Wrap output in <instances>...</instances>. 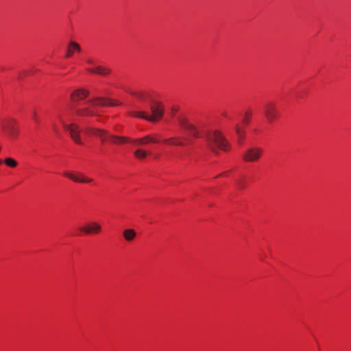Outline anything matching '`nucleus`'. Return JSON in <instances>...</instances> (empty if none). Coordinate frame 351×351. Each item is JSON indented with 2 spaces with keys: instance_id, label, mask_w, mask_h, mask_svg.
Here are the masks:
<instances>
[{
  "instance_id": "f257e3e1",
  "label": "nucleus",
  "mask_w": 351,
  "mask_h": 351,
  "mask_svg": "<svg viewBox=\"0 0 351 351\" xmlns=\"http://www.w3.org/2000/svg\"><path fill=\"white\" fill-rule=\"evenodd\" d=\"M84 132L88 135H93L99 138L101 142L109 140L112 144H121L131 142L132 141V139L128 137L109 134L107 130L94 127L86 128Z\"/></svg>"
},
{
  "instance_id": "f03ea898",
  "label": "nucleus",
  "mask_w": 351,
  "mask_h": 351,
  "mask_svg": "<svg viewBox=\"0 0 351 351\" xmlns=\"http://www.w3.org/2000/svg\"><path fill=\"white\" fill-rule=\"evenodd\" d=\"M206 141L208 147L215 153H217V148L226 151L229 147L226 139L218 130L209 132L206 136Z\"/></svg>"
},
{
  "instance_id": "7ed1b4c3",
  "label": "nucleus",
  "mask_w": 351,
  "mask_h": 351,
  "mask_svg": "<svg viewBox=\"0 0 351 351\" xmlns=\"http://www.w3.org/2000/svg\"><path fill=\"white\" fill-rule=\"evenodd\" d=\"M95 101V98L93 97L81 106H75L73 107L74 112L77 116L80 117H91L97 115L96 111L97 105H92Z\"/></svg>"
},
{
  "instance_id": "20e7f679",
  "label": "nucleus",
  "mask_w": 351,
  "mask_h": 351,
  "mask_svg": "<svg viewBox=\"0 0 351 351\" xmlns=\"http://www.w3.org/2000/svg\"><path fill=\"white\" fill-rule=\"evenodd\" d=\"M59 119L64 128L69 132L70 136L73 141L77 144L82 145L83 143L80 138V129L79 126L75 123H66L62 117Z\"/></svg>"
},
{
  "instance_id": "39448f33",
  "label": "nucleus",
  "mask_w": 351,
  "mask_h": 351,
  "mask_svg": "<svg viewBox=\"0 0 351 351\" xmlns=\"http://www.w3.org/2000/svg\"><path fill=\"white\" fill-rule=\"evenodd\" d=\"M152 115L147 114L145 120L155 122L160 120L164 114V108L162 104L158 101H152L150 105Z\"/></svg>"
},
{
  "instance_id": "423d86ee",
  "label": "nucleus",
  "mask_w": 351,
  "mask_h": 351,
  "mask_svg": "<svg viewBox=\"0 0 351 351\" xmlns=\"http://www.w3.org/2000/svg\"><path fill=\"white\" fill-rule=\"evenodd\" d=\"M178 121L180 127L188 132L190 134H191L194 137H198L199 136V131L197 128V127L189 122V121L183 116H180L178 117Z\"/></svg>"
},
{
  "instance_id": "0eeeda50",
  "label": "nucleus",
  "mask_w": 351,
  "mask_h": 351,
  "mask_svg": "<svg viewBox=\"0 0 351 351\" xmlns=\"http://www.w3.org/2000/svg\"><path fill=\"white\" fill-rule=\"evenodd\" d=\"M263 149L258 147H252L247 149L243 155V159L246 162H256L262 156Z\"/></svg>"
},
{
  "instance_id": "6e6552de",
  "label": "nucleus",
  "mask_w": 351,
  "mask_h": 351,
  "mask_svg": "<svg viewBox=\"0 0 351 351\" xmlns=\"http://www.w3.org/2000/svg\"><path fill=\"white\" fill-rule=\"evenodd\" d=\"M264 114L269 122H271L278 117L276 106L273 103H268L264 107Z\"/></svg>"
},
{
  "instance_id": "1a4fd4ad",
  "label": "nucleus",
  "mask_w": 351,
  "mask_h": 351,
  "mask_svg": "<svg viewBox=\"0 0 351 351\" xmlns=\"http://www.w3.org/2000/svg\"><path fill=\"white\" fill-rule=\"evenodd\" d=\"M89 95L88 90L84 88H79L71 94V100L74 104L86 99Z\"/></svg>"
},
{
  "instance_id": "9d476101",
  "label": "nucleus",
  "mask_w": 351,
  "mask_h": 351,
  "mask_svg": "<svg viewBox=\"0 0 351 351\" xmlns=\"http://www.w3.org/2000/svg\"><path fill=\"white\" fill-rule=\"evenodd\" d=\"M16 121L14 119H8L2 123V127L6 130L12 138H15L18 133V129L15 127Z\"/></svg>"
},
{
  "instance_id": "9b49d317",
  "label": "nucleus",
  "mask_w": 351,
  "mask_h": 351,
  "mask_svg": "<svg viewBox=\"0 0 351 351\" xmlns=\"http://www.w3.org/2000/svg\"><path fill=\"white\" fill-rule=\"evenodd\" d=\"M131 143L137 145H142L148 143H157L158 139L154 135H147L142 138L132 139Z\"/></svg>"
},
{
  "instance_id": "f8f14e48",
  "label": "nucleus",
  "mask_w": 351,
  "mask_h": 351,
  "mask_svg": "<svg viewBox=\"0 0 351 351\" xmlns=\"http://www.w3.org/2000/svg\"><path fill=\"white\" fill-rule=\"evenodd\" d=\"M80 230L88 234H98L101 230V226L97 222H91L86 226L81 227Z\"/></svg>"
},
{
  "instance_id": "ddd939ff",
  "label": "nucleus",
  "mask_w": 351,
  "mask_h": 351,
  "mask_svg": "<svg viewBox=\"0 0 351 351\" xmlns=\"http://www.w3.org/2000/svg\"><path fill=\"white\" fill-rule=\"evenodd\" d=\"M95 101L92 105H97V106H114L119 105L117 102L110 99L96 97Z\"/></svg>"
},
{
  "instance_id": "4468645a",
  "label": "nucleus",
  "mask_w": 351,
  "mask_h": 351,
  "mask_svg": "<svg viewBox=\"0 0 351 351\" xmlns=\"http://www.w3.org/2000/svg\"><path fill=\"white\" fill-rule=\"evenodd\" d=\"M90 73H97L101 75H106L110 73V69L104 66H98L95 69H88Z\"/></svg>"
},
{
  "instance_id": "2eb2a0df",
  "label": "nucleus",
  "mask_w": 351,
  "mask_h": 351,
  "mask_svg": "<svg viewBox=\"0 0 351 351\" xmlns=\"http://www.w3.org/2000/svg\"><path fill=\"white\" fill-rule=\"evenodd\" d=\"M123 235L124 239L127 241L130 242V241H133L134 239V238L136 237V232H135L134 230L129 228V229H125L123 232Z\"/></svg>"
},
{
  "instance_id": "dca6fc26",
  "label": "nucleus",
  "mask_w": 351,
  "mask_h": 351,
  "mask_svg": "<svg viewBox=\"0 0 351 351\" xmlns=\"http://www.w3.org/2000/svg\"><path fill=\"white\" fill-rule=\"evenodd\" d=\"M69 47L70 48L67 50V53L66 55V56L67 58H70L73 56V50H76L77 51H79V52L81 51V47H80V45L73 41H72L69 43Z\"/></svg>"
},
{
  "instance_id": "f3484780",
  "label": "nucleus",
  "mask_w": 351,
  "mask_h": 351,
  "mask_svg": "<svg viewBox=\"0 0 351 351\" xmlns=\"http://www.w3.org/2000/svg\"><path fill=\"white\" fill-rule=\"evenodd\" d=\"M165 143H169L173 145H184V142L180 137H171L169 138L165 139L163 141Z\"/></svg>"
},
{
  "instance_id": "a211bd4d",
  "label": "nucleus",
  "mask_w": 351,
  "mask_h": 351,
  "mask_svg": "<svg viewBox=\"0 0 351 351\" xmlns=\"http://www.w3.org/2000/svg\"><path fill=\"white\" fill-rule=\"evenodd\" d=\"M149 154V153L143 149H138L134 152L135 158L139 160L145 159Z\"/></svg>"
},
{
  "instance_id": "6ab92c4d",
  "label": "nucleus",
  "mask_w": 351,
  "mask_h": 351,
  "mask_svg": "<svg viewBox=\"0 0 351 351\" xmlns=\"http://www.w3.org/2000/svg\"><path fill=\"white\" fill-rule=\"evenodd\" d=\"M64 176L75 182L81 183V182H87L88 181V180H81V174H80V173L78 175H75V174H73V173H71L69 172H65Z\"/></svg>"
},
{
  "instance_id": "aec40b11",
  "label": "nucleus",
  "mask_w": 351,
  "mask_h": 351,
  "mask_svg": "<svg viewBox=\"0 0 351 351\" xmlns=\"http://www.w3.org/2000/svg\"><path fill=\"white\" fill-rule=\"evenodd\" d=\"M235 130H236V133H237V135L238 136V141L239 143H242V141L244 138V130L239 125H236L235 126Z\"/></svg>"
},
{
  "instance_id": "412c9836",
  "label": "nucleus",
  "mask_w": 351,
  "mask_h": 351,
  "mask_svg": "<svg viewBox=\"0 0 351 351\" xmlns=\"http://www.w3.org/2000/svg\"><path fill=\"white\" fill-rule=\"evenodd\" d=\"M4 162L10 167H15L18 164L17 162L12 158H6Z\"/></svg>"
},
{
  "instance_id": "4be33fe9",
  "label": "nucleus",
  "mask_w": 351,
  "mask_h": 351,
  "mask_svg": "<svg viewBox=\"0 0 351 351\" xmlns=\"http://www.w3.org/2000/svg\"><path fill=\"white\" fill-rule=\"evenodd\" d=\"M131 115L133 117H136L144 119H145V117H147V114L142 111H134L131 112Z\"/></svg>"
},
{
  "instance_id": "5701e85b",
  "label": "nucleus",
  "mask_w": 351,
  "mask_h": 351,
  "mask_svg": "<svg viewBox=\"0 0 351 351\" xmlns=\"http://www.w3.org/2000/svg\"><path fill=\"white\" fill-rule=\"evenodd\" d=\"M250 121V113L249 112H246L245 114V117L243 119V122L245 124H248Z\"/></svg>"
},
{
  "instance_id": "b1692460",
  "label": "nucleus",
  "mask_w": 351,
  "mask_h": 351,
  "mask_svg": "<svg viewBox=\"0 0 351 351\" xmlns=\"http://www.w3.org/2000/svg\"><path fill=\"white\" fill-rule=\"evenodd\" d=\"M81 180H88L87 182H81V183H90L93 181L92 178H87L81 174Z\"/></svg>"
},
{
  "instance_id": "393cba45",
  "label": "nucleus",
  "mask_w": 351,
  "mask_h": 351,
  "mask_svg": "<svg viewBox=\"0 0 351 351\" xmlns=\"http://www.w3.org/2000/svg\"><path fill=\"white\" fill-rule=\"evenodd\" d=\"M132 94L135 95L140 99H144L145 97V94L144 93H132Z\"/></svg>"
},
{
  "instance_id": "a878e982",
  "label": "nucleus",
  "mask_w": 351,
  "mask_h": 351,
  "mask_svg": "<svg viewBox=\"0 0 351 351\" xmlns=\"http://www.w3.org/2000/svg\"><path fill=\"white\" fill-rule=\"evenodd\" d=\"M32 119L37 123H38L40 122V119L38 117V115H37V114H36V112L35 111H34L33 113H32Z\"/></svg>"
},
{
  "instance_id": "bb28decb",
  "label": "nucleus",
  "mask_w": 351,
  "mask_h": 351,
  "mask_svg": "<svg viewBox=\"0 0 351 351\" xmlns=\"http://www.w3.org/2000/svg\"><path fill=\"white\" fill-rule=\"evenodd\" d=\"M87 62H88V64H93V60H90V59L87 60Z\"/></svg>"
},
{
  "instance_id": "cd10ccee",
  "label": "nucleus",
  "mask_w": 351,
  "mask_h": 351,
  "mask_svg": "<svg viewBox=\"0 0 351 351\" xmlns=\"http://www.w3.org/2000/svg\"><path fill=\"white\" fill-rule=\"evenodd\" d=\"M53 129L55 131V132L58 133V129L56 125H53Z\"/></svg>"
},
{
  "instance_id": "c85d7f7f",
  "label": "nucleus",
  "mask_w": 351,
  "mask_h": 351,
  "mask_svg": "<svg viewBox=\"0 0 351 351\" xmlns=\"http://www.w3.org/2000/svg\"><path fill=\"white\" fill-rule=\"evenodd\" d=\"M227 173H228V172H227V171H226V172H223V173H221V175H226V174H227Z\"/></svg>"
},
{
  "instance_id": "c756f323",
  "label": "nucleus",
  "mask_w": 351,
  "mask_h": 351,
  "mask_svg": "<svg viewBox=\"0 0 351 351\" xmlns=\"http://www.w3.org/2000/svg\"><path fill=\"white\" fill-rule=\"evenodd\" d=\"M1 163H2V160L0 159V164H1Z\"/></svg>"
}]
</instances>
